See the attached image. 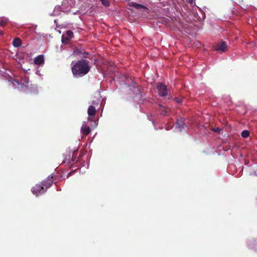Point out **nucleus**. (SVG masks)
Listing matches in <instances>:
<instances>
[{
    "label": "nucleus",
    "mask_w": 257,
    "mask_h": 257,
    "mask_svg": "<svg viewBox=\"0 0 257 257\" xmlns=\"http://www.w3.org/2000/svg\"><path fill=\"white\" fill-rule=\"evenodd\" d=\"M90 70L89 62L85 59L77 61L71 68L72 73L75 77H80L86 75Z\"/></svg>",
    "instance_id": "nucleus-1"
},
{
    "label": "nucleus",
    "mask_w": 257,
    "mask_h": 257,
    "mask_svg": "<svg viewBox=\"0 0 257 257\" xmlns=\"http://www.w3.org/2000/svg\"><path fill=\"white\" fill-rule=\"evenodd\" d=\"M157 89L158 94L161 96H165L167 95V89L166 86L161 82L157 84Z\"/></svg>",
    "instance_id": "nucleus-2"
},
{
    "label": "nucleus",
    "mask_w": 257,
    "mask_h": 257,
    "mask_svg": "<svg viewBox=\"0 0 257 257\" xmlns=\"http://www.w3.org/2000/svg\"><path fill=\"white\" fill-rule=\"evenodd\" d=\"M216 51L221 52H224L227 50L226 43L224 41H221L220 43H216L215 45V49Z\"/></svg>",
    "instance_id": "nucleus-3"
},
{
    "label": "nucleus",
    "mask_w": 257,
    "mask_h": 257,
    "mask_svg": "<svg viewBox=\"0 0 257 257\" xmlns=\"http://www.w3.org/2000/svg\"><path fill=\"white\" fill-rule=\"evenodd\" d=\"M33 193L36 196L43 194L44 192V187L40 184H36L32 189Z\"/></svg>",
    "instance_id": "nucleus-4"
},
{
    "label": "nucleus",
    "mask_w": 257,
    "mask_h": 257,
    "mask_svg": "<svg viewBox=\"0 0 257 257\" xmlns=\"http://www.w3.org/2000/svg\"><path fill=\"white\" fill-rule=\"evenodd\" d=\"M53 180L52 177H49L47 179L42 182V186L44 187H45L46 188H48L53 184Z\"/></svg>",
    "instance_id": "nucleus-5"
},
{
    "label": "nucleus",
    "mask_w": 257,
    "mask_h": 257,
    "mask_svg": "<svg viewBox=\"0 0 257 257\" xmlns=\"http://www.w3.org/2000/svg\"><path fill=\"white\" fill-rule=\"evenodd\" d=\"M35 64L37 65H40L44 63V56L43 55H39L38 56L35 58L34 60Z\"/></svg>",
    "instance_id": "nucleus-6"
},
{
    "label": "nucleus",
    "mask_w": 257,
    "mask_h": 257,
    "mask_svg": "<svg viewBox=\"0 0 257 257\" xmlns=\"http://www.w3.org/2000/svg\"><path fill=\"white\" fill-rule=\"evenodd\" d=\"M175 125L176 127L179 128L180 131H182L183 130L185 125L184 119H183V118L177 119V120L176 122Z\"/></svg>",
    "instance_id": "nucleus-7"
},
{
    "label": "nucleus",
    "mask_w": 257,
    "mask_h": 257,
    "mask_svg": "<svg viewBox=\"0 0 257 257\" xmlns=\"http://www.w3.org/2000/svg\"><path fill=\"white\" fill-rule=\"evenodd\" d=\"M96 113V109L95 106L90 105L87 110V113L89 116H93Z\"/></svg>",
    "instance_id": "nucleus-8"
},
{
    "label": "nucleus",
    "mask_w": 257,
    "mask_h": 257,
    "mask_svg": "<svg viewBox=\"0 0 257 257\" xmlns=\"http://www.w3.org/2000/svg\"><path fill=\"white\" fill-rule=\"evenodd\" d=\"M81 132L85 136H87L91 132V129L89 126L83 124L81 128Z\"/></svg>",
    "instance_id": "nucleus-9"
},
{
    "label": "nucleus",
    "mask_w": 257,
    "mask_h": 257,
    "mask_svg": "<svg viewBox=\"0 0 257 257\" xmlns=\"http://www.w3.org/2000/svg\"><path fill=\"white\" fill-rule=\"evenodd\" d=\"M13 45L15 47H19L22 45V41L20 38H16L13 40Z\"/></svg>",
    "instance_id": "nucleus-10"
},
{
    "label": "nucleus",
    "mask_w": 257,
    "mask_h": 257,
    "mask_svg": "<svg viewBox=\"0 0 257 257\" xmlns=\"http://www.w3.org/2000/svg\"><path fill=\"white\" fill-rule=\"evenodd\" d=\"M9 22L8 19L3 17L0 19V26L1 27L5 26Z\"/></svg>",
    "instance_id": "nucleus-11"
},
{
    "label": "nucleus",
    "mask_w": 257,
    "mask_h": 257,
    "mask_svg": "<svg viewBox=\"0 0 257 257\" xmlns=\"http://www.w3.org/2000/svg\"><path fill=\"white\" fill-rule=\"evenodd\" d=\"M242 138H247L249 136V132L247 130H243L241 134Z\"/></svg>",
    "instance_id": "nucleus-12"
},
{
    "label": "nucleus",
    "mask_w": 257,
    "mask_h": 257,
    "mask_svg": "<svg viewBox=\"0 0 257 257\" xmlns=\"http://www.w3.org/2000/svg\"><path fill=\"white\" fill-rule=\"evenodd\" d=\"M130 86H132L134 88V90L133 91V92L135 93L136 94H139L140 93V90L137 87V85L135 84H133Z\"/></svg>",
    "instance_id": "nucleus-13"
},
{
    "label": "nucleus",
    "mask_w": 257,
    "mask_h": 257,
    "mask_svg": "<svg viewBox=\"0 0 257 257\" xmlns=\"http://www.w3.org/2000/svg\"><path fill=\"white\" fill-rule=\"evenodd\" d=\"M70 40V39H69L68 37L66 36H65L64 35H63L62 36V42L64 44L68 43V42Z\"/></svg>",
    "instance_id": "nucleus-14"
},
{
    "label": "nucleus",
    "mask_w": 257,
    "mask_h": 257,
    "mask_svg": "<svg viewBox=\"0 0 257 257\" xmlns=\"http://www.w3.org/2000/svg\"><path fill=\"white\" fill-rule=\"evenodd\" d=\"M66 36L71 40L73 37V33L70 30H68L66 32Z\"/></svg>",
    "instance_id": "nucleus-15"
},
{
    "label": "nucleus",
    "mask_w": 257,
    "mask_h": 257,
    "mask_svg": "<svg viewBox=\"0 0 257 257\" xmlns=\"http://www.w3.org/2000/svg\"><path fill=\"white\" fill-rule=\"evenodd\" d=\"M102 4L105 7H108L110 5V3L107 0H99Z\"/></svg>",
    "instance_id": "nucleus-16"
},
{
    "label": "nucleus",
    "mask_w": 257,
    "mask_h": 257,
    "mask_svg": "<svg viewBox=\"0 0 257 257\" xmlns=\"http://www.w3.org/2000/svg\"><path fill=\"white\" fill-rule=\"evenodd\" d=\"M136 9H147V8L141 4H137L135 5V8Z\"/></svg>",
    "instance_id": "nucleus-17"
},
{
    "label": "nucleus",
    "mask_w": 257,
    "mask_h": 257,
    "mask_svg": "<svg viewBox=\"0 0 257 257\" xmlns=\"http://www.w3.org/2000/svg\"><path fill=\"white\" fill-rule=\"evenodd\" d=\"M212 131L214 132H216V133H219L221 130L218 127H214L212 129Z\"/></svg>",
    "instance_id": "nucleus-18"
},
{
    "label": "nucleus",
    "mask_w": 257,
    "mask_h": 257,
    "mask_svg": "<svg viewBox=\"0 0 257 257\" xmlns=\"http://www.w3.org/2000/svg\"><path fill=\"white\" fill-rule=\"evenodd\" d=\"M98 101L99 100H97V101H96L95 100H93L92 102H91V105H96L97 106H98Z\"/></svg>",
    "instance_id": "nucleus-19"
},
{
    "label": "nucleus",
    "mask_w": 257,
    "mask_h": 257,
    "mask_svg": "<svg viewBox=\"0 0 257 257\" xmlns=\"http://www.w3.org/2000/svg\"><path fill=\"white\" fill-rule=\"evenodd\" d=\"M88 52H84L83 53H82V57L83 58H87L88 57Z\"/></svg>",
    "instance_id": "nucleus-20"
},
{
    "label": "nucleus",
    "mask_w": 257,
    "mask_h": 257,
    "mask_svg": "<svg viewBox=\"0 0 257 257\" xmlns=\"http://www.w3.org/2000/svg\"><path fill=\"white\" fill-rule=\"evenodd\" d=\"M136 3L134 2H131L128 3L130 6L135 8V5Z\"/></svg>",
    "instance_id": "nucleus-21"
},
{
    "label": "nucleus",
    "mask_w": 257,
    "mask_h": 257,
    "mask_svg": "<svg viewBox=\"0 0 257 257\" xmlns=\"http://www.w3.org/2000/svg\"><path fill=\"white\" fill-rule=\"evenodd\" d=\"M175 100L176 102L178 103H181L182 102V99L181 98H175Z\"/></svg>",
    "instance_id": "nucleus-22"
},
{
    "label": "nucleus",
    "mask_w": 257,
    "mask_h": 257,
    "mask_svg": "<svg viewBox=\"0 0 257 257\" xmlns=\"http://www.w3.org/2000/svg\"><path fill=\"white\" fill-rule=\"evenodd\" d=\"M187 2L190 4H192L194 2V0H187Z\"/></svg>",
    "instance_id": "nucleus-23"
},
{
    "label": "nucleus",
    "mask_w": 257,
    "mask_h": 257,
    "mask_svg": "<svg viewBox=\"0 0 257 257\" xmlns=\"http://www.w3.org/2000/svg\"><path fill=\"white\" fill-rule=\"evenodd\" d=\"M3 34H4V33H3L2 31H1V32H0V35H1V36H3Z\"/></svg>",
    "instance_id": "nucleus-24"
},
{
    "label": "nucleus",
    "mask_w": 257,
    "mask_h": 257,
    "mask_svg": "<svg viewBox=\"0 0 257 257\" xmlns=\"http://www.w3.org/2000/svg\"><path fill=\"white\" fill-rule=\"evenodd\" d=\"M256 176H257V174H256Z\"/></svg>",
    "instance_id": "nucleus-25"
}]
</instances>
